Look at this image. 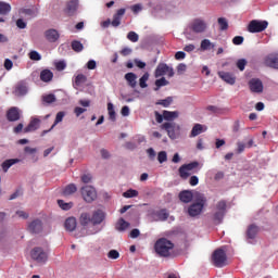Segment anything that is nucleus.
<instances>
[{
  "mask_svg": "<svg viewBox=\"0 0 278 278\" xmlns=\"http://www.w3.org/2000/svg\"><path fill=\"white\" fill-rule=\"evenodd\" d=\"M86 81H88V77H86V75H84V74H78L75 77L74 84L79 87V86H84V84H86Z\"/></svg>",
  "mask_w": 278,
  "mask_h": 278,
  "instance_id": "obj_40",
  "label": "nucleus"
},
{
  "mask_svg": "<svg viewBox=\"0 0 278 278\" xmlns=\"http://www.w3.org/2000/svg\"><path fill=\"white\" fill-rule=\"evenodd\" d=\"M81 197L86 203H92L97 199V190L92 186H85L80 190Z\"/></svg>",
  "mask_w": 278,
  "mask_h": 278,
  "instance_id": "obj_11",
  "label": "nucleus"
},
{
  "mask_svg": "<svg viewBox=\"0 0 278 278\" xmlns=\"http://www.w3.org/2000/svg\"><path fill=\"white\" fill-rule=\"evenodd\" d=\"M40 79L41 81H45V84H49V81H52L53 79V72H51V70H42L40 73Z\"/></svg>",
  "mask_w": 278,
  "mask_h": 278,
  "instance_id": "obj_28",
  "label": "nucleus"
},
{
  "mask_svg": "<svg viewBox=\"0 0 278 278\" xmlns=\"http://www.w3.org/2000/svg\"><path fill=\"white\" fill-rule=\"evenodd\" d=\"M147 81H149V73H144L142 77L139 79L140 88H147Z\"/></svg>",
  "mask_w": 278,
  "mask_h": 278,
  "instance_id": "obj_44",
  "label": "nucleus"
},
{
  "mask_svg": "<svg viewBox=\"0 0 278 278\" xmlns=\"http://www.w3.org/2000/svg\"><path fill=\"white\" fill-rule=\"evenodd\" d=\"M217 23H218L219 29H220L222 31H227V29H229V22H227V18H225V17H219V18L217 20Z\"/></svg>",
  "mask_w": 278,
  "mask_h": 278,
  "instance_id": "obj_39",
  "label": "nucleus"
},
{
  "mask_svg": "<svg viewBox=\"0 0 278 278\" xmlns=\"http://www.w3.org/2000/svg\"><path fill=\"white\" fill-rule=\"evenodd\" d=\"M105 220V213L101 210L94 211L91 216V225L97 226L101 225Z\"/></svg>",
  "mask_w": 278,
  "mask_h": 278,
  "instance_id": "obj_15",
  "label": "nucleus"
},
{
  "mask_svg": "<svg viewBox=\"0 0 278 278\" xmlns=\"http://www.w3.org/2000/svg\"><path fill=\"white\" fill-rule=\"evenodd\" d=\"M79 223L81 227H88V225H92V216L89 213H81L79 217Z\"/></svg>",
  "mask_w": 278,
  "mask_h": 278,
  "instance_id": "obj_26",
  "label": "nucleus"
},
{
  "mask_svg": "<svg viewBox=\"0 0 278 278\" xmlns=\"http://www.w3.org/2000/svg\"><path fill=\"white\" fill-rule=\"evenodd\" d=\"M21 14H25V16H29V18H34L36 16V11L34 9H23Z\"/></svg>",
  "mask_w": 278,
  "mask_h": 278,
  "instance_id": "obj_47",
  "label": "nucleus"
},
{
  "mask_svg": "<svg viewBox=\"0 0 278 278\" xmlns=\"http://www.w3.org/2000/svg\"><path fill=\"white\" fill-rule=\"evenodd\" d=\"M129 227H130V224L127 220H125V218L123 217H121L115 224L116 231H127Z\"/></svg>",
  "mask_w": 278,
  "mask_h": 278,
  "instance_id": "obj_25",
  "label": "nucleus"
},
{
  "mask_svg": "<svg viewBox=\"0 0 278 278\" xmlns=\"http://www.w3.org/2000/svg\"><path fill=\"white\" fill-rule=\"evenodd\" d=\"M207 205V198L203 193H195L194 202L188 207L187 213L191 218H197L203 214V208Z\"/></svg>",
  "mask_w": 278,
  "mask_h": 278,
  "instance_id": "obj_1",
  "label": "nucleus"
},
{
  "mask_svg": "<svg viewBox=\"0 0 278 278\" xmlns=\"http://www.w3.org/2000/svg\"><path fill=\"white\" fill-rule=\"evenodd\" d=\"M16 26L18 27V29H25V27H27V23H25V21H23V18H18L16 21Z\"/></svg>",
  "mask_w": 278,
  "mask_h": 278,
  "instance_id": "obj_61",
  "label": "nucleus"
},
{
  "mask_svg": "<svg viewBox=\"0 0 278 278\" xmlns=\"http://www.w3.org/2000/svg\"><path fill=\"white\" fill-rule=\"evenodd\" d=\"M268 23L266 21L252 20L248 25V31L250 34H260L266 30Z\"/></svg>",
  "mask_w": 278,
  "mask_h": 278,
  "instance_id": "obj_6",
  "label": "nucleus"
},
{
  "mask_svg": "<svg viewBox=\"0 0 278 278\" xmlns=\"http://www.w3.org/2000/svg\"><path fill=\"white\" fill-rule=\"evenodd\" d=\"M161 129H165V131L167 132L168 138H170V140H177L178 136H179V125L173 123V122H166L164 124L161 125Z\"/></svg>",
  "mask_w": 278,
  "mask_h": 278,
  "instance_id": "obj_5",
  "label": "nucleus"
},
{
  "mask_svg": "<svg viewBox=\"0 0 278 278\" xmlns=\"http://www.w3.org/2000/svg\"><path fill=\"white\" fill-rule=\"evenodd\" d=\"M189 27L193 34H203L207 30V22L201 18H195L191 22Z\"/></svg>",
  "mask_w": 278,
  "mask_h": 278,
  "instance_id": "obj_9",
  "label": "nucleus"
},
{
  "mask_svg": "<svg viewBox=\"0 0 278 278\" xmlns=\"http://www.w3.org/2000/svg\"><path fill=\"white\" fill-rule=\"evenodd\" d=\"M127 38L130 40V42H138V40H140V37L136 31H129L127 34Z\"/></svg>",
  "mask_w": 278,
  "mask_h": 278,
  "instance_id": "obj_48",
  "label": "nucleus"
},
{
  "mask_svg": "<svg viewBox=\"0 0 278 278\" xmlns=\"http://www.w3.org/2000/svg\"><path fill=\"white\" fill-rule=\"evenodd\" d=\"M164 75H167V77H174L175 71L173 70V67L168 66V64L166 63H159L154 72V76L157 78V77H164Z\"/></svg>",
  "mask_w": 278,
  "mask_h": 278,
  "instance_id": "obj_8",
  "label": "nucleus"
},
{
  "mask_svg": "<svg viewBox=\"0 0 278 278\" xmlns=\"http://www.w3.org/2000/svg\"><path fill=\"white\" fill-rule=\"evenodd\" d=\"M164 121H175L179 118V111H163Z\"/></svg>",
  "mask_w": 278,
  "mask_h": 278,
  "instance_id": "obj_31",
  "label": "nucleus"
},
{
  "mask_svg": "<svg viewBox=\"0 0 278 278\" xmlns=\"http://www.w3.org/2000/svg\"><path fill=\"white\" fill-rule=\"evenodd\" d=\"M108 112L110 121L114 123L116 121V111H114V104L112 102L108 103Z\"/></svg>",
  "mask_w": 278,
  "mask_h": 278,
  "instance_id": "obj_38",
  "label": "nucleus"
},
{
  "mask_svg": "<svg viewBox=\"0 0 278 278\" xmlns=\"http://www.w3.org/2000/svg\"><path fill=\"white\" fill-rule=\"evenodd\" d=\"M65 116H66V112L60 111L59 113H56L53 125L51 126V128L49 130H43V134H49V131H51V129H53L56 125H59V123H62V121H64Z\"/></svg>",
  "mask_w": 278,
  "mask_h": 278,
  "instance_id": "obj_29",
  "label": "nucleus"
},
{
  "mask_svg": "<svg viewBox=\"0 0 278 278\" xmlns=\"http://www.w3.org/2000/svg\"><path fill=\"white\" fill-rule=\"evenodd\" d=\"M175 60H186V52L184 51L176 52Z\"/></svg>",
  "mask_w": 278,
  "mask_h": 278,
  "instance_id": "obj_62",
  "label": "nucleus"
},
{
  "mask_svg": "<svg viewBox=\"0 0 278 278\" xmlns=\"http://www.w3.org/2000/svg\"><path fill=\"white\" fill-rule=\"evenodd\" d=\"M245 67L247 61L244 59H240L237 61V68H239V71H244Z\"/></svg>",
  "mask_w": 278,
  "mask_h": 278,
  "instance_id": "obj_55",
  "label": "nucleus"
},
{
  "mask_svg": "<svg viewBox=\"0 0 278 278\" xmlns=\"http://www.w3.org/2000/svg\"><path fill=\"white\" fill-rule=\"evenodd\" d=\"M168 160V155L166 154V151H161L157 154V161L160 162V164H164V162H166Z\"/></svg>",
  "mask_w": 278,
  "mask_h": 278,
  "instance_id": "obj_49",
  "label": "nucleus"
},
{
  "mask_svg": "<svg viewBox=\"0 0 278 278\" xmlns=\"http://www.w3.org/2000/svg\"><path fill=\"white\" fill-rule=\"evenodd\" d=\"M248 86L251 92H254L255 94H261V92H264V84L258 78L250 79Z\"/></svg>",
  "mask_w": 278,
  "mask_h": 278,
  "instance_id": "obj_12",
  "label": "nucleus"
},
{
  "mask_svg": "<svg viewBox=\"0 0 278 278\" xmlns=\"http://www.w3.org/2000/svg\"><path fill=\"white\" fill-rule=\"evenodd\" d=\"M28 231L30 233H40L42 231V220L35 219L28 225Z\"/></svg>",
  "mask_w": 278,
  "mask_h": 278,
  "instance_id": "obj_18",
  "label": "nucleus"
},
{
  "mask_svg": "<svg viewBox=\"0 0 278 278\" xmlns=\"http://www.w3.org/2000/svg\"><path fill=\"white\" fill-rule=\"evenodd\" d=\"M29 58H30V60H33L35 62H40V60H42V56L36 50H33L29 52Z\"/></svg>",
  "mask_w": 278,
  "mask_h": 278,
  "instance_id": "obj_46",
  "label": "nucleus"
},
{
  "mask_svg": "<svg viewBox=\"0 0 278 278\" xmlns=\"http://www.w3.org/2000/svg\"><path fill=\"white\" fill-rule=\"evenodd\" d=\"M84 112H86V109H84V108L76 106V108L74 109V114H75L77 117L81 116V114H84Z\"/></svg>",
  "mask_w": 278,
  "mask_h": 278,
  "instance_id": "obj_60",
  "label": "nucleus"
},
{
  "mask_svg": "<svg viewBox=\"0 0 278 278\" xmlns=\"http://www.w3.org/2000/svg\"><path fill=\"white\" fill-rule=\"evenodd\" d=\"M257 233H260V227H257L255 224H252L248 227L247 239L255 240V238L257 237Z\"/></svg>",
  "mask_w": 278,
  "mask_h": 278,
  "instance_id": "obj_21",
  "label": "nucleus"
},
{
  "mask_svg": "<svg viewBox=\"0 0 278 278\" xmlns=\"http://www.w3.org/2000/svg\"><path fill=\"white\" fill-rule=\"evenodd\" d=\"M72 49L76 53H81V51H84V43L79 40H74L72 41Z\"/></svg>",
  "mask_w": 278,
  "mask_h": 278,
  "instance_id": "obj_36",
  "label": "nucleus"
},
{
  "mask_svg": "<svg viewBox=\"0 0 278 278\" xmlns=\"http://www.w3.org/2000/svg\"><path fill=\"white\" fill-rule=\"evenodd\" d=\"M55 68L56 71H64V68H66V63L64 61H59L55 64Z\"/></svg>",
  "mask_w": 278,
  "mask_h": 278,
  "instance_id": "obj_59",
  "label": "nucleus"
},
{
  "mask_svg": "<svg viewBox=\"0 0 278 278\" xmlns=\"http://www.w3.org/2000/svg\"><path fill=\"white\" fill-rule=\"evenodd\" d=\"M58 205L61 207V210L68 211L73 207V203H66L64 200H58Z\"/></svg>",
  "mask_w": 278,
  "mask_h": 278,
  "instance_id": "obj_43",
  "label": "nucleus"
},
{
  "mask_svg": "<svg viewBox=\"0 0 278 278\" xmlns=\"http://www.w3.org/2000/svg\"><path fill=\"white\" fill-rule=\"evenodd\" d=\"M122 116H129V106L125 105L121 111Z\"/></svg>",
  "mask_w": 278,
  "mask_h": 278,
  "instance_id": "obj_64",
  "label": "nucleus"
},
{
  "mask_svg": "<svg viewBox=\"0 0 278 278\" xmlns=\"http://www.w3.org/2000/svg\"><path fill=\"white\" fill-rule=\"evenodd\" d=\"M118 257H121V253L116 250H111L108 254L109 260H118Z\"/></svg>",
  "mask_w": 278,
  "mask_h": 278,
  "instance_id": "obj_51",
  "label": "nucleus"
},
{
  "mask_svg": "<svg viewBox=\"0 0 278 278\" xmlns=\"http://www.w3.org/2000/svg\"><path fill=\"white\" fill-rule=\"evenodd\" d=\"M14 66V63L10 59L4 60V68L5 71H12V67Z\"/></svg>",
  "mask_w": 278,
  "mask_h": 278,
  "instance_id": "obj_57",
  "label": "nucleus"
},
{
  "mask_svg": "<svg viewBox=\"0 0 278 278\" xmlns=\"http://www.w3.org/2000/svg\"><path fill=\"white\" fill-rule=\"evenodd\" d=\"M179 201L181 203H191V201L194 199V193H192L191 190H182L178 194Z\"/></svg>",
  "mask_w": 278,
  "mask_h": 278,
  "instance_id": "obj_16",
  "label": "nucleus"
},
{
  "mask_svg": "<svg viewBox=\"0 0 278 278\" xmlns=\"http://www.w3.org/2000/svg\"><path fill=\"white\" fill-rule=\"evenodd\" d=\"M42 101L45 103H55V94L50 93V94L43 96Z\"/></svg>",
  "mask_w": 278,
  "mask_h": 278,
  "instance_id": "obj_50",
  "label": "nucleus"
},
{
  "mask_svg": "<svg viewBox=\"0 0 278 278\" xmlns=\"http://www.w3.org/2000/svg\"><path fill=\"white\" fill-rule=\"evenodd\" d=\"M83 184H90L92 181V175L90 174H84L81 176Z\"/></svg>",
  "mask_w": 278,
  "mask_h": 278,
  "instance_id": "obj_56",
  "label": "nucleus"
},
{
  "mask_svg": "<svg viewBox=\"0 0 278 278\" xmlns=\"http://www.w3.org/2000/svg\"><path fill=\"white\" fill-rule=\"evenodd\" d=\"M45 36L48 42H58L60 40V33L53 28L46 30Z\"/></svg>",
  "mask_w": 278,
  "mask_h": 278,
  "instance_id": "obj_20",
  "label": "nucleus"
},
{
  "mask_svg": "<svg viewBox=\"0 0 278 278\" xmlns=\"http://www.w3.org/2000/svg\"><path fill=\"white\" fill-rule=\"evenodd\" d=\"M190 186H199V177L197 176H191L189 179Z\"/></svg>",
  "mask_w": 278,
  "mask_h": 278,
  "instance_id": "obj_63",
  "label": "nucleus"
},
{
  "mask_svg": "<svg viewBox=\"0 0 278 278\" xmlns=\"http://www.w3.org/2000/svg\"><path fill=\"white\" fill-rule=\"evenodd\" d=\"M194 168H199V162L197 161L181 165L178 169L180 178L188 179L190 177L189 170H194Z\"/></svg>",
  "mask_w": 278,
  "mask_h": 278,
  "instance_id": "obj_10",
  "label": "nucleus"
},
{
  "mask_svg": "<svg viewBox=\"0 0 278 278\" xmlns=\"http://www.w3.org/2000/svg\"><path fill=\"white\" fill-rule=\"evenodd\" d=\"M242 42H244V37L242 36H236L232 39V43H235L236 46H240L242 45Z\"/></svg>",
  "mask_w": 278,
  "mask_h": 278,
  "instance_id": "obj_58",
  "label": "nucleus"
},
{
  "mask_svg": "<svg viewBox=\"0 0 278 278\" xmlns=\"http://www.w3.org/2000/svg\"><path fill=\"white\" fill-rule=\"evenodd\" d=\"M203 131H207V127H204L201 124H195L191 129L190 138H197V136H200Z\"/></svg>",
  "mask_w": 278,
  "mask_h": 278,
  "instance_id": "obj_24",
  "label": "nucleus"
},
{
  "mask_svg": "<svg viewBox=\"0 0 278 278\" xmlns=\"http://www.w3.org/2000/svg\"><path fill=\"white\" fill-rule=\"evenodd\" d=\"M173 103V97H167L163 100H159L156 102V105H162L163 108H169V105Z\"/></svg>",
  "mask_w": 278,
  "mask_h": 278,
  "instance_id": "obj_41",
  "label": "nucleus"
},
{
  "mask_svg": "<svg viewBox=\"0 0 278 278\" xmlns=\"http://www.w3.org/2000/svg\"><path fill=\"white\" fill-rule=\"evenodd\" d=\"M157 217L160 218V220H168V213L166 212V210H161L157 213Z\"/></svg>",
  "mask_w": 278,
  "mask_h": 278,
  "instance_id": "obj_53",
  "label": "nucleus"
},
{
  "mask_svg": "<svg viewBox=\"0 0 278 278\" xmlns=\"http://www.w3.org/2000/svg\"><path fill=\"white\" fill-rule=\"evenodd\" d=\"M7 121L9 123H16V121H21V109L17 106H12L7 111Z\"/></svg>",
  "mask_w": 278,
  "mask_h": 278,
  "instance_id": "obj_14",
  "label": "nucleus"
},
{
  "mask_svg": "<svg viewBox=\"0 0 278 278\" xmlns=\"http://www.w3.org/2000/svg\"><path fill=\"white\" fill-rule=\"evenodd\" d=\"M155 86H156V89L155 90H160V88H162V86H168V80H166L165 77H162L160 79H156L155 80Z\"/></svg>",
  "mask_w": 278,
  "mask_h": 278,
  "instance_id": "obj_45",
  "label": "nucleus"
},
{
  "mask_svg": "<svg viewBox=\"0 0 278 278\" xmlns=\"http://www.w3.org/2000/svg\"><path fill=\"white\" fill-rule=\"evenodd\" d=\"M244 149H247V144L242 141L237 142V153H244Z\"/></svg>",
  "mask_w": 278,
  "mask_h": 278,
  "instance_id": "obj_54",
  "label": "nucleus"
},
{
  "mask_svg": "<svg viewBox=\"0 0 278 278\" xmlns=\"http://www.w3.org/2000/svg\"><path fill=\"white\" fill-rule=\"evenodd\" d=\"M40 127V119L39 118H33L27 127L24 128V134H29V131H36Z\"/></svg>",
  "mask_w": 278,
  "mask_h": 278,
  "instance_id": "obj_22",
  "label": "nucleus"
},
{
  "mask_svg": "<svg viewBox=\"0 0 278 278\" xmlns=\"http://www.w3.org/2000/svg\"><path fill=\"white\" fill-rule=\"evenodd\" d=\"M77 192V186L75 184H70L63 189V197H71V194H75Z\"/></svg>",
  "mask_w": 278,
  "mask_h": 278,
  "instance_id": "obj_33",
  "label": "nucleus"
},
{
  "mask_svg": "<svg viewBox=\"0 0 278 278\" xmlns=\"http://www.w3.org/2000/svg\"><path fill=\"white\" fill-rule=\"evenodd\" d=\"M124 199H134V197H138V190L136 189H128L126 192L123 193Z\"/></svg>",
  "mask_w": 278,
  "mask_h": 278,
  "instance_id": "obj_42",
  "label": "nucleus"
},
{
  "mask_svg": "<svg viewBox=\"0 0 278 278\" xmlns=\"http://www.w3.org/2000/svg\"><path fill=\"white\" fill-rule=\"evenodd\" d=\"M217 75L220 79H223V81H226V84H229L230 86L236 84V76L229 72H218Z\"/></svg>",
  "mask_w": 278,
  "mask_h": 278,
  "instance_id": "obj_17",
  "label": "nucleus"
},
{
  "mask_svg": "<svg viewBox=\"0 0 278 278\" xmlns=\"http://www.w3.org/2000/svg\"><path fill=\"white\" fill-rule=\"evenodd\" d=\"M202 51H210V49H214V43L210 41V39H203L200 45Z\"/></svg>",
  "mask_w": 278,
  "mask_h": 278,
  "instance_id": "obj_35",
  "label": "nucleus"
},
{
  "mask_svg": "<svg viewBox=\"0 0 278 278\" xmlns=\"http://www.w3.org/2000/svg\"><path fill=\"white\" fill-rule=\"evenodd\" d=\"M30 257L37 264H47V261L49 260V254L47 253V251H45V249L40 247H35L30 251Z\"/></svg>",
  "mask_w": 278,
  "mask_h": 278,
  "instance_id": "obj_4",
  "label": "nucleus"
},
{
  "mask_svg": "<svg viewBox=\"0 0 278 278\" xmlns=\"http://www.w3.org/2000/svg\"><path fill=\"white\" fill-rule=\"evenodd\" d=\"M125 79H126V81L128 83V86H130V88H136V86H137V81H136V79H138V76H136V74L135 73H127L126 75H125Z\"/></svg>",
  "mask_w": 278,
  "mask_h": 278,
  "instance_id": "obj_32",
  "label": "nucleus"
},
{
  "mask_svg": "<svg viewBox=\"0 0 278 278\" xmlns=\"http://www.w3.org/2000/svg\"><path fill=\"white\" fill-rule=\"evenodd\" d=\"M78 8H79V0H70L66 2L64 14L66 16H75V14H77Z\"/></svg>",
  "mask_w": 278,
  "mask_h": 278,
  "instance_id": "obj_13",
  "label": "nucleus"
},
{
  "mask_svg": "<svg viewBox=\"0 0 278 278\" xmlns=\"http://www.w3.org/2000/svg\"><path fill=\"white\" fill-rule=\"evenodd\" d=\"M213 264L217 268H223L227 262V254L223 249L215 250L212 256Z\"/></svg>",
  "mask_w": 278,
  "mask_h": 278,
  "instance_id": "obj_7",
  "label": "nucleus"
},
{
  "mask_svg": "<svg viewBox=\"0 0 278 278\" xmlns=\"http://www.w3.org/2000/svg\"><path fill=\"white\" fill-rule=\"evenodd\" d=\"M264 64H265V66H268L269 68L278 70V54L265 58Z\"/></svg>",
  "mask_w": 278,
  "mask_h": 278,
  "instance_id": "obj_23",
  "label": "nucleus"
},
{
  "mask_svg": "<svg viewBox=\"0 0 278 278\" xmlns=\"http://www.w3.org/2000/svg\"><path fill=\"white\" fill-rule=\"evenodd\" d=\"M172 249H175V244L166 238L159 239L154 244V251L161 257H168Z\"/></svg>",
  "mask_w": 278,
  "mask_h": 278,
  "instance_id": "obj_2",
  "label": "nucleus"
},
{
  "mask_svg": "<svg viewBox=\"0 0 278 278\" xmlns=\"http://www.w3.org/2000/svg\"><path fill=\"white\" fill-rule=\"evenodd\" d=\"M9 12H12V5L8 2L0 1V16H7Z\"/></svg>",
  "mask_w": 278,
  "mask_h": 278,
  "instance_id": "obj_34",
  "label": "nucleus"
},
{
  "mask_svg": "<svg viewBox=\"0 0 278 278\" xmlns=\"http://www.w3.org/2000/svg\"><path fill=\"white\" fill-rule=\"evenodd\" d=\"M125 9H119L113 15V21L111 22L112 27H118L121 25V21H123V16H125Z\"/></svg>",
  "mask_w": 278,
  "mask_h": 278,
  "instance_id": "obj_19",
  "label": "nucleus"
},
{
  "mask_svg": "<svg viewBox=\"0 0 278 278\" xmlns=\"http://www.w3.org/2000/svg\"><path fill=\"white\" fill-rule=\"evenodd\" d=\"M227 214V201L220 200L215 205V211L212 216L214 225H220Z\"/></svg>",
  "mask_w": 278,
  "mask_h": 278,
  "instance_id": "obj_3",
  "label": "nucleus"
},
{
  "mask_svg": "<svg viewBox=\"0 0 278 278\" xmlns=\"http://www.w3.org/2000/svg\"><path fill=\"white\" fill-rule=\"evenodd\" d=\"M130 10L134 14H140L142 12V4H134L130 7Z\"/></svg>",
  "mask_w": 278,
  "mask_h": 278,
  "instance_id": "obj_52",
  "label": "nucleus"
},
{
  "mask_svg": "<svg viewBox=\"0 0 278 278\" xmlns=\"http://www.w3.org/2000/svg\"><path fill=\"white\" fill-rule=\"evenodd\" d=\"M18 162H21V160L18 159H9V160H5L3 163H2V169L4 173H8V170H10V168H12V166H14V164H18Z\"/></svg>",
  "mask_w": 278,
  "mask_h": 278,
  "instance_id": "obj_30",
  "label": "nucleus"
},
{
  "mask_svg": "<svg viewBox=\"0 0 278 278\" xmlns=\"http://www.w3.org/2000/svg\"><path fill=\"white\" fill-rule=\"evenodd\" d=\"M15 93L18 97H25V94H27V86L23 85V84H18L15 88Z\"/></svg>",
  "mask_w": 278,
  "mask_h": 278,
  "instance_id": "obj_37",
  "label": "nucleus"
},
{
  "mask_svg": "<svg viewBox=\"0 0 278 278\" xmlns=\"http://www.w3.org/2000/svg\"><path fill=\"white\" fill-rule=\"evenodd\" d=\"M64 226L66 231H75V229H77V219L75 217H68Z\"/></svg>",
  "mask_w": 278,
  "mask_h": 278,
  "instance_id": "obj_27",
  "label": "nucleus"
}]
</instances>
